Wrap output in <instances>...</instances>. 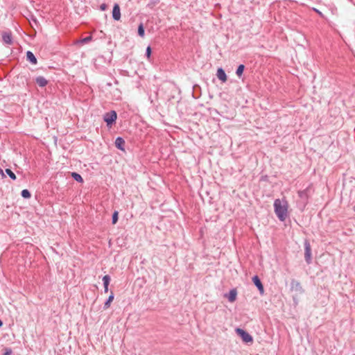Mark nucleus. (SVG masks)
<instances>
[{
    "label": "nucleus",
    "mask_w": 355,
    "mask_h": 355,
    "mask_svg": "<svg viewBox=\"0 0 355 355\" xmlns=\"http://www.w3.org/2000/svg\"><path fill=\"white\" fill-rule=\"evenodd\" d=\"M275 212L281 221L285 220L287 217V202L283 204L279 199H276L274 202Z\"/></svg>",
    "instance_id": "obj_1"
},
{
    "label": "nucleus",
    "mask_w": 355,
    "mask_h": 355,
    "mask_svg": "<svg viewBox=\"0 0 355 355\" xmlns=\"http://www.w3.org/2000/svg\"><path fill=\"white\" fill-rule=\"evenodd\" d=\"M116 119L117 114L114 110L106 112L103 115V120L106 123L107 126L109 128H111L112 125L116 123Z\"/></svg>",
    "instance_id": "obj_2"
},
{
    "label": "nucleus",
    "mask_w": 355,
    "mask_h": 355,
    "mask_svg": "<svg viewBox=\"0 0 355 355\" xmlns=\"http://www.w3.org/2000/svg\"><path fill=\"white\" fill-rule=\"evenodd\" d=\"M236 334L241 338L242 340L245 343H252L253 338L252 336L248 334L246 331L236 328Z\"/></svg>",
    "instance_id": "obj_3"
},
{
    "label": "nucleus",
    "mask_w": 355,
    "mask_h": 355,
    "mask_svg": "<svg viewBox=\"0 0 355 355\" xmlns=\"http://www.w3.org/2000/svg\"><path fill=\"white\" fill-rule=\"evenodd\" d=\"M304 259L307 264L311 263V248L308 240L304 241Z\"/></svg>",
    "instance_id": "obj_4"
},
{
    "label": "nucleus",
    "mask_w": 355,
    "mask_h": 355,
    "mask_svg": "<svg viewBox=\"0 0 355 355\" xmlns=\"http://www.w3.org/2000/svg\"><path fill=\"white\" fill-rule=\"evenodd\" d=\"M310 187H307L306 189L299 191H298V196L300 198V199L302 200V202L305 205L307 203L308 198L309 196V191H310Z\"/></svg>",
    "instance_id": "obj_5"
},
{
    "label": "nucleus",
    "mask_w": 355,
    "mask_h": 355,
    "mask_svg": "<svg viewBox=\"0 0 355 355\" xmlns=\"http://www.w3.org/2000/svg\"><path fill=\"white\" fill-rule=\"evenodd\" d=\"M2 40L5 44H7V45L12 44L13 40H12V33L10 31L3 32Z\"/></svg>",
    "instance_id": "obj_6"
},
{
    "label": "nucleus",
    "mask_w": 355,
    "mask_h": 355,
    "mask_svg": "<svg viewBox=\"0 0 355 355\" xmlns=\"http://www.w3.org/2000/svg\"><path fill=\"white\" fill-rule=\"evenodd\" d=\"M252 282L259 291L260 294L263 295L264 293V288L259 277L257 275H254L252 277Z\"/></svg>",
    "instance_id": "obj_7"
},
{
    "label": "nucleus",
    "mask_w": 355,
    "mask_h": 355,
    "mask_svg": "<svg viewBox=\"0 0 355 355\" xmlns=\"http://www.w3.org/2000/svg\"><path fill=\"white\" fill-rule=\"evenodd\" d=\"M112 18L116 21H119L121 19L120 7L118 3H115L113 6Z\"/></svg>",
    "instance_id": "obj_8"
},
{
    "label": "nucleus",
    "mask_w": 355,
    "mask_h": 355,
    "mask_svg": "<svg viewBox=\"0 0 355 355\" xmlns=\"http://www.w3.org/2000/svg\"><path fill=\"white\" fill-rule=\"evenodd\" d=\"M291 288L292 291H295L296 292L302 293L303 288L301 286V284L295 279H292L291 282Z\"/></svg>",
    "instance_id": "obj_9"
},
{
    "label": "nucleus",
    "mask_w": 355,
    "mask_h": 355,
    "mask_svg": "<svg viewBox=\"0 0 355 355\" xmlns=\"http://www.w3.org/2000/svg\"><path fill=\"white\" fill-rule=\"evenodd\" d=\"M115 146L121 150H123L124 151L125 150V140L121 137H116V139H115Z\"/></svg>",
    "instance_id": "obj_10"
},
{
    "label": "nucleus",
    "mask_w": 355,
    "mask_h": 355,
    "mask_svg": "<svg viewBox=\"0 0 355 355\" xmlns=\"http://www.w3.org/2000/svg\"><path fill=\"white\" fill-rule=\"evenodd\" d=\"M237 291L235 288L230 290L229 293L225 294V297H227L229 302H234L236 299Z\"/></svg>",
    "instance_id": "obj_11"
},
{
    "label": "nucleus",
    "mask_w": 355,
    "mask_h": 355,
    "mask_svg": "<svg viewBox=\"0 0 355 355\" xmlns=\"http://www.w3.org/2000/svg\"><path fill=\"white\" fill-rule=\"evenodd\" d=\"M216 76L222 82H225L227 79V75L223 68H218L217 70Z\"/></svg>",
    "instance_id": "obj_12"
},
{
    "label": "nucleus",
    "mask_w": 355,
    "mask_h": 355,
    "mask_svg": "<svg viewBox=\"0 0 355 355\" xmlns=\"http://www.w3.org/2000/svg\"><path fill=\"white\" fill-rule=\"evenodd\" d=\"M26 60L33 64H37V60L33 52L28 51L26 52Z\"/></svg>",
    "instance_id": "obj_13"
},
{
    "label": "nucleus",
    "mask_w": 355,
    "mask_h": 355,
    "mask_svg": "<svg viewBox=\"0 0 355 355\" xmlns=\"http://www.w3.org/2000/svg\"><path fill=\"white\" fill-rule=\"evenodd\" d=\"M35 83L41 87H45L48 81L46 80V78L43 76H38L35 78Z\"/></svg>",
    "instance_id": "obj_14"
},
{
    "label": "nucleus",
    "mask_w": 355,
    "mask_h": 355,
    "mask_svg": "<svg viewBox=\"0 0 355 355\" xmlns=\"http://www.w3.org/2000/svg\"><path fill=\"white\" fill-rule=\"evenodd\" d=\"M114 298V293H113V292H111V294L110 295V296L108 297V298L104 303V306H103L104 309H107L110 306L111 302L113 301Z\"/></svg>",
    "instance_id": "obj_15"
},
{
    "label": "nucleus",
    "mask_w": 355,
    "mask_h": 355,
    "mask_svg": "<svg viewBox=\"0 0 355 355\" xmlns=\"http://www.w3.org/2000/svg\"><path fill=\"white\" fill-rule=\"evenodd\" d=\"M71 175L73 178V179L74 180H76V182H80V183L83 182V179L79 173H78L76 172H72Z\"/></svg>",
    "instance_id": "obj_16"
},
{
    "label": "nucleus",
    "mask_w": 355,
    "mask_h": 355,
    "mask_svg": "<svg viewBox=\"0 0 355 355\" xmlns=\"http://www.w3.org/2000/svg\"><path fill=\"white\" fill-rule=\"evenodd\" d=\"M92 40V36L89 35V36H87V37L82 38L80 40L77 41V44H85L89 43Z\"/></svg>",
    "instance_id": "obj_17"
},
{
    "label": "nucleus",
    "mask_w": 355,
    "mask_h": 355,
    "mask_svg": "<svg viewBox=\"0 0 355 355\" xmlns=\"http://www.w3.org/2000/svg\"><path fill=\"white\" fill-rule=\"evenodd\" d=\"M244 69H245V65L242 64H239L236 71V74L237 75V76H239L240 78L242 76Z\"/></svg>",
    "instance_id": "obj_18"
},
{
    "label": "nucleus",
    "mask_w": 355,
    "mask_h": 355,
    "mask_svg": "<svg viewBox=\"0 0 355 355\" xmlns=\"http://www.w3.org/2000/svg\"><path fill=\"white\" fill-rule=\"evenodd\" d=\"M138 35L141 37L145 35V29L142 23H141L138 26Z\"/></svg>",
    "instance_id": "obj_19"
},
{
    "label": "nucleus",
    "mask_w": 355,
    "mask_h": 355,
    "mask_svg": "<svg viewBox=\"0 0 355 355\" xmlns=\"http://www.w3.org/2000/svg\"><path fill=\"white\" fill-rule=\"evenodd\" d=\"M21 195L26 199L30 198L31 196V192L28 189H23L21 192Z\"/></svg>",
    "instance_id": "obj_20"
},
{
    "label": "nucleus",
    "mask_w": 355,
    "mask_h": 355,
    "mask_svg": "<svg viewBox=\"0 0 355 355\" xmlns=\"http://www.w3.org/2000/svg\"><path fill=\"white\" fill-rule=\"evenodd\" d=\"M119 219V212L117 211H114L112 214V224H116Z\"/></svg>",
    "instance_id": "obj_21"
},
{
    "label": "nucleus",
    "mask_w": 355,
    "mask_h": 355,
    "mask_svg": "<svg viewBox=\"0 0 355 355\" xmlns=\"http://www.w3.org/2000/svg\"><path fill=\"white\" fill-rule=\"evenodd\" d=\"M6 173H7V175L13 180H16L17 177L15 175V174L12 171L11 169L10 168H6Z\"/></svg>",
    "instance_id": "obj_22"
},
{
    "label": "nucleus",
    "mask_w": 355,
    "mask_h": 355,
    "mask_svg": "<svg viewBox=\"0 0 355 355\" xmlns=\"http://www.w3.org/2000/svg\"><path fill=\"white\" fill-rule=\"evenodd\" d=\"M159 2V0H149L148 3L147 4V7L150 8H153L155 6L158 4Z\"/></svg>",
    "instance_id": "obj_23"
},
{
    "label": "nucleus",
    "mask_w": 355,
    "mask_h": 355,
    "mask_svg": "<svg viewBox=\"0 0 355 355\" xmlns=\"http://www.w3.org/2000/svg\"><path fill=\"white\" fill-rule=\"evenodd\" d=\"M103 286H109L110 282V277L108 275L103 276Z\"/></svg>",
    "instance_id": "obj_24"
},
{
    "label": "nucleus",
    "mask_w": 355,
    "mask_h": 355,
    "mask_svg": "<svg viewBox=\"0 0 355 355\" xmlns=\"http://www.w3.org/2000/svg\"><path fill=\"white\" fill-rule=\"evenodd\" d=\"M151 53H152L151 48H150V46H148L146 50V55L148 58V59H149L150 58Z\"/></svg>",
    "instance_id": "obj_25"
},
{
    "label": "nucleus",
    "mask_w": 355,
    "mask_h": 355,
    "mask_svg": "<svg viewBox=\"0 0 355 355\" xmlns=\"http://www.w3.org/2000/svg\"><path fill=\"white\" fill-rule=\"evenodd\" d=\"M4 352L3 353V355H11L12 353V351L10 348H5L4 349Z\"/></svg>",
    "instance_id": "obj_26"
},
{
    "label": "nucleus",
    "mask_w": 355,
    "mask_h": 355,
    "mask_svg": "<svg viewBox=\"0 0 355 355\" xmlns=\"http://www.w3.org/2000/svg\"><path fill=\"white\" fill-rule=\"evenodd\" d=\"M107 4H105V3H102V4L100 6V9H101V10H102V11H105V10H107Z\"/></svg>",
    "instance_id": "obj_27"
},
{
    "label": "nucleus",
    "mask_w": 355,
    "mask_h": 355,
    "mask_svg": "<svg viewBox=\"0 0 355 355\" xmlns=\"http://www.w3.org/2000/svg\"><path fill=\"white\" fill-rule=\"evenodd\" d=\"M0 175L2 176V178H5L6 177L3 170L1 168H0Z\"/></svg>",
    "instance_id": "obj_28"
},
{
    "label": "nucleus",
    "mask_w": 355,
    "mask_h": 355,
    "mask_svg": "<svg viewBox=\"0 0 355 355\" xmlns=\"http://www.w3.org/2000/svg\"><path fill=\"white\" fill-rule=\"evenodd\" d=\"M108 286H104V291H105V293H107L108 292Z\"/></svg>",
    "instance_id": "obj_29"
},
{
    "label": "nucleus",
    "mask_w": 355,
    "mask_h": 355,
    "mask_svg": "<svg viewBox=\"0 0 355 355\" xmlns=\"http://www.w3.org/2000/svg\"><path fill=\"white\" fill-rule=\"evenodd\" d=\"M3 326V322L0 320V328Z\"/></svg>",
    "instance_id": "obj_30"
},
{
    "label": "nucleus",
    "mask_w": 355,
    "mask_h": 355,
    "mask_svg": "<svg viewBox=\"0 0 355 355\" xmlns=\"http://www.w3.org/2000/svg\"><path fill=\"white\" fill-rule=\"evenodd\" d=\"M353 210L355 211V205L353 207Z\"/></svg>",
    "instance_id": "obj_31"
}]
</instances>
